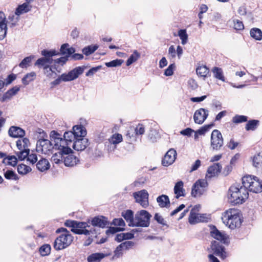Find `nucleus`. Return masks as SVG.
Here are the masks:
<instances>
[{"instance_id": "57", "label": "nucleus", "mask_w": 262, "mask_h": 262, "mask_svg": "<svg viewBox=\"0 0 262 262\" xmlns=\"http://www.w3.org/2000/svg\"><path fill=\"white\" fill-rule=\"evenodd\" d=\"M134 132L136 135H143L145 132V129L142 124H139L136 128H134Z\"/></svg>"}, {"instance_id": "62", "label": "nucleus", "mask_w": 262, "mask_h": 262, "mask_svg": "<svg viewBox=\"0 0 262 262\" xmlns=\"http://www.w3.org/2000/svg\"><path fill=\"white\" fill-rule=\"evenodd\" d=\"M149 194L146 190H142L133 193V196H148Z\"/></svg>"}, {"instance_id": "8", "label": "nucleus", "mask_w": 262, "mask_h": 262, "mask_svg": "<svg viewBox=\"0 0 262 262\" xmlns=\"http://www.w3.org/2000/svg\"><path fill=\"white\" fill-rule=\"evenodd\" d=\"M64 144H60L61 146L59 148H55V150H58V151L53 154L51 158V160L56 164L62 163L64 160L65 155L70 154L72 151L71 148L67 147V144L64 141Z\"/></svg>"}, {"instance_id": "45", "label": "nucleus", "mask_w": 262, "mask_h": 262, "mask_svg": "<svg viewBox=\"0 0 262 262\" xmlns=\"http://www.w3.org/2000/svg\"><path fill=\"white\" fill-rule=\"evenodd\" d=\"M16 15L15 14H13L9 16V21H8V25L10 27H13L16 26L18 19L19 16H16Z\"/></svg>"}, {"instance_id": "2", "label": "nucleus", "mask_w": 262, "mask_h": 262, "mask_svg": "<svg viewBox=\"0 0 262 262\" xmlns=\"http://www.w3.org/2000/svg\"><path fill=\"white\" fill-rule=\"evenodd\" d=\"M50 140L39 139L36 143V150L42 154L49 155L51 154L53 150L55 148H59L61 144H64V142L59 138V133L55 130L51 132L50 135Z\"/></svg>"}, {"instance_id": "47", "label": "nucleus", "mask_w": 262, "mask_h": 262, "mask_svg": "<svg viewBox=\"0 0 262 262\" xmlns=\"http://www.w3.org/2000/svg\"><path fill=\"white\" fill-rule=\"evenodd\" d=\"M31 170L29 166L25 164H19L17 166V171L19 174H25L28 173Z\"/></svg>"}, {"instance_id": "6", "label": "nucleus", "mask_w": 262, "mask_h": 262, "mask_svg": "<svg viewBox=\"0 0 262 262\" xmlns=\"http://www.w3.org/2000/svg\"><path fill=\"white\" fill-rule=\"evenodd\" d=\"M73 240L71 234H61L54 242V248L56 250L64 249L69 246Z\"/></svg>"}, {"instance_id": "7", "label": "nucleus", "mask_w": 262, "mask_h": 262, "mask_svg": "<svg viewBox=\"0 0 262 262\" xmlns=\"http://www.w3.org/2000/svg\"><path fill=\"white\" fill-rule=\"evenodd\" d=\"M223 244L216 241H213L210 245V252L220 257L222 260L225 259L229 256L225 247L223 245Z\"/></svg>"}, {"instance_id": "35", "label": "nucleus", "mask_w": 262, "mask_h": 262, "mask_svg": "<svg viewBox=\"0 0 262 262\" xmlns=\"http://www.w3.org/2000/svg\"><path fill=\"white\" fill-rule=\"evenodd\" d=\"M58 54V52L55 50L48 51L43 50L41 51V55L45 56L44 58L49 59L50 61L52 63L53 62L52 57Z\"/></svg>"}, {"instance_id": "34", "label": "nucleus", "mask_w": 262, "mask_h": 262, "mask_svg": "<svg viewBox=\"0 0 262 262\" xmlns=\"http://www.w3.org/2000/svg\"><path fill=\"white\" fill-rule=\"evenodd\" d=\"M34 55H31L25 57L19 64V66L21 68H27L31 65L32 60L34 58Z\"/></svg>"}, {"instance_id": "56", "label": "nucleus", "mask_w": 262, "mask_h": 262, "mask_svg": "<svg viewBox=\"0 0 262 262\" xmlns=\"http://www.w3.org/2000/svg\"><path fill=\"white\" fill-rule=\"evenodd\" d=\"M154 219L160 224L163 226H167L166 222L164 218L158 213H156L154 216Z\"/></svg>"}, {"instance_id": "38", "label": "nucleus", "mask_w": 262, "mask_h": 262, "mask_svg": "<svg viewBox=\"0 0 262 262\" xmlns=\"http://www.w3.org/2000/svg\"><path fill=\"white\" fill-rule=\"evenodd\" d=\"M228 202L232 206L242 204L244 203L248 198H228Z\"/></svg>"}, {"instance_id": "41", "label": "nucleus", "mask_w": 262, "mask_h": 262, "mask_svg": "<svg viewBox=\"0 0 262 262\" xmlns=\"http://www.w3.org/2000/svg\"><path fill=\"white\" fill-rule=\"evenodd\" d=\"M51 249L49 244H44L40 247L39 251L41 256H45L50 254Z\"/></svg>"}, {"instance_id": "15", "label": "nucleus", "mask_w": 262, "mask_h": 262, "mask_svg": "<svg viewBox=\"0 0 262 262\" xmlns=\"http://www.w3.org/2000/svg\"><path fill=\"white\" fill-rule=\"evenodd\" d=\"M89 145V140L85 138H76L72 144L73 148L77 151L84 150Z\"/></svg>"}, {"instance_id": "26", "label": "nucleus", "mask_w": 262, "mask_h": 262, "mask_svg": "<svg viewBox=\"0 0 262 262\" xmlns=\"http://www.w3.org/2000/svg\"><path fill=\"white\" fill-rule=\"evenodd\" d=\"M103 253H94L90 254L87 257L88 262H100L105 257Z\"/></svg>"}, {"instance_id": "23", "label": "nucleus", "mask_w": 262, "mask_h": 262, "mask_svg": "<svg viewBox=\"0 0 262 262\" xmlns=\"http://www.w3.org/2000/svg\"><path fill=\"white\" fill-rule=\"evenodd\" d=\"M19 90V88L17 86L11 89L3 95L0 101L3 102L8 100H10L14 95L16 94Z\"/></svg>"}, {"instance_id": "40", "label": "nucleus", "mask_w": 262, "mask_h": 262, "mask_svg": "<svg viewBox=\"0 0 262 262\" xmlns=\"http://www.w3.org/2000/svg\"><path fill=\"white\" fill-rule=\"evenodd\" d=\"M140 55L137 50H135L133 54H132L126 61V64L129 66L133 62H135L140 57Z\"/></svg>"}, {"instance_id": "25", "label": "nucleus", "mask_w": 262, "mask_h": 262, "mask_svg": "<svg viewBox=\"0 0 262 262\" xmlns=\"http://www.w3.org/2000/svg\"><path fill=\"white\" fill-rule=\"evenodd\" d=\"M73 130L76 138H84V136L86 135V130L85 127L82 125L73 126Z\"/></svg>"}, {"instance_id": "44", "label": "nucleus", "mask_w": 262, "mask_h": 262, "mask_svg": "<svg viewBox=\"0 0 262 262\" xmlns=\"http://www.w3.org/2000/svg\"><path fill=\"white\" fill-rule=\"evenodd\" d=\"M5 178L8 180H18V176L12 170H7L4 173Z\"/></svg>"}, {"instance_id": "9", "label": "nucleus", "mask_w": 262, "mask_h": 262, "mask_svg": "<svg viewBox=\"0 0 262 262\" xmlns=\"http://www.w3.org/2000/svg\"><path fill=\"white\" fill-rule=\"evenodd\" d=\"M224 143L223 138L221 132L214 129L211 135V148L213 150H219Z\"/></svg>"}, {"instance_id": "11", "label": "nucleus", "mask_w": 262, "mask_h": 262, "mask_svg": "<svg viewBox=\"0 0 262 262\" xmlns=\"http://www.w3.org/2000/svg\"><path fill=\"white\" fill-rule=\"evenodd\" d=\"M210 235L216 239V241L223 243L227 246L229 244V236L224 232L219 231L214 226L211 228Z\"/></svg>"}, {"instance_id": "53", "label": "nucleus", "mask_w": 262, "mask_h": 262, "mask_svg": "<svg viewBox=\"0 0 262 262\" xmlns=\"http://www.w3.org/2000/svg\"><path fill=\"white\" fill-rule=\"evenodd\" d=\"M123 62V60L122 59H117L110 62H106L105 65L107 67H116L121 66Z\"/></svg>"}, {"instance_id": "52", "label": "nucleus", "mask_w": 262, "mask_h": 262, "mask_svg": "<svg viewBox=\"0 0 262 262\" xmlns=\"http://www.w3.org/2000/svg\"><path fill=\"white\" fill-rule=\"evenodd\" d=\"M97 49L98 47L96 46H90L83 48L82 52L85 55H89L94 53Z\"/></svg>"}, {"instance_id": "42", "label": "nucleus", "mask_w": 262, "mask_h": 262, "mask_svg": "<svg viewBox=\"0 0 262 262\" xmlns=\"http://www.w3.org/2000/svg\"><path fill=\"white\" fill-rule=\"evenodd\" d=\"M157 201L160 207H168L170 206L169 198H157Z\"/></svg>"}, {"instance_id": "63", "label": "nucleus", "mask_w": 262, "mask_h": 262, "mask_svg": "<svg viewBox=\"0 0 262 262\" xmlns=\"http://www.w3.org/2000/svg\"><path fill=\"white\" fill-rule=\"evenodd\" d=\"M7 159L8 160V163L13 166H14L16 165L17 159L16 157L14 156H8L7 157Z\"/></svg>"}, {"instance_id": "24", "label": "nucleus", "mask_w": 262, "mask_h": 262, "mask_svg": "<svg viewBox=\"0 0 262 262\" xmlns=\"http://www.w3.org/2000/svg\"><path fill=\"white\" fill-rule=\"evenodd\" d=\"M252 165L257 168L262 167V152L257 153L251 157Z\"/></svg>"}, {"instance_id": "17", "label": "nucleus", "mask_w": 262, "mask_h": 262, "mask_svg": "<svg viewBox=\"0 0 262 262\" xmlns=\"http://www.w3.org/2000/svg\"><path fill=\"white\" fill-rule=\"evenodd\" d=\"M59 138L61 140L65 141L67 144V147L70 148V146L73 144V142L76 139V137L73 131L66 132L64 133L63 137L62 138L60 134H59Z\"/></svg>"}, {"instance_id": "12", "label": "nucleus", "mask_w": 262, "mask_h": 262, "mask_svg": "<svg viewBox=\"0 0 262 262\" xmlns=\"http://www.w3.org/2000/svg\"><path fill=\"white\" fill-rule=\"evenodd\" d=\"M83 68L81 67H78L70 71L68 73H63L62 78L64 81H70L76 79L83 72Z\"/></svg>"}, {"instance_id": "16", "label": "nucleus", "mask_w": 262, "mask_h": 262, "mask_svg": "<svg viewBox=\"0 0 262 262\" xmlns=\"http://www.w3.org/2000/svg\"><path fill=\"white\" fill-rule=\"evenodd\" d=\"M91 224L94 227H99L103 228L108 224V222L106 217L103 216H97L92 219Z\"/></svg>"}, {"instance_id": "61", "label": "nucleus", "mask_w": 262, "mask_h": 262, "mask_svg": "<svg viewBox=\"0 0 262 262\" xmlns=\"http://www.w3.org/2000/svg\"><path fill=\"white\" fill-rule=\"evenodd\" d=\"M120 245L124 250H128L134 245V243L132 241H127L121 243Z\"/></svg>"}, {"instance_id": "22", "label": "nucleus", "mask_w": 262, "mask_h": 262, "mask_svg": "<svg viewBox=\"0 0 262 262\" xmlns=\"http://www.w3.org/2000/svg\"><path fill=\"white\" fill-rule=\"evenodd\" d=\"M122 216L128 223L129 226L134 227L135 217H134V212L131 210H127L122 212Z\"/></svg>"}, {"instance_id": "10", "label": "nucleus", "mask_w": 262, "mask_h": 262, "mask_svg": "<svg viewBox=\"0 0 262 262\" xmlns=\"http://www.w3.org/2000/svg\"><path fill=\"white\" fill-rule=\"evenodd\" d=\"M207 187L208 183L206 179L198 180L192 187L191 194L192 196L204 194L207 190Z\"/></svg>"}, {"instance_id": "27", "label": "nucleus", "mask_w": 262, "mask_h": 262, "mask_svg": "<svg viewBox=\"0 0 262 262\" xmlns=\"http://www.w3.org/2000/svg\"><path fill=\"white\" fill-rule=\"evenodd\" d=\"M36 167L39 170L43 171L49 168L50 164L47 159L41 158L37 163Z\"/></svg>"}, {"instance_id": "32", "label": "nucleus", "mask_w": 262, "mask_h": 262, "mask_svg": "<svg viewBox=\"0 0 262 262\" xmlns=\"http://www.w3.org/2000/svg\"><path fill=\"white\" fill-rule=\"evenodd\" d=\"M195 208L191 209L189 216V223L191 225L199 223V215L195 212Z\"/></svg>"}, {"instance_id": "55", "label": "nucleus", "mask_w": 262, "mask_h": 262, "mask_svg": "<svg viewBox=\"0 0 262 262\" xmlns=\"http://www.w3.org/2000/svg\"><path fill=\"white\" fill-rule=\"evenodd\" d=\"M234 28L236 30H243L244 29V26L242 21L239 19H235L233 20Z\"/></svg>"}, {"instance_id": "13", "label": "nucleus", "mask_w": 262, "mask_h": 262, "mask_svg": "<svg viewBox=\"0 0 262 262\" xmlns=\"http://www.w3.org/2000/svg\"><path fill=\"white\" fill-rule=\"evenodd\" d=\"M177 156V152L173 148L170 149L165 155L162 161V164L164 166H168L172 164L175 161Z\"/></svg>"}, {"instance_id": "51", "label": "nucleus", "mask_w": 262, "mask_h": 262, "mask_svg": "<svg viewBox=\"0 0 262 262\" xmlns=\"http://www.w3.org/2000/svg\"><path fill=\"white\" fill-rule=\"evenodd\" d=\"M29 151V149L24 148V150H21V151L17 152L16 155L18 159L20 160H23L26 158H28Z\"/></svg>"}, {"instance_id": "3", "label": "nucleus", "mask_w": 262, "mask_h": 262, "mask_svg": "<svg viewBox=\"0 0 262 262\" xmlns=\"http://www.w3.org/2000/svg\"><path fill=\"white\" fill-rule=\"evenodd\" d=\"M222 220L231 229L239 228L243 221L241 211L235 209H229L223 213Z\"/></svg>"}, {"instance_id": "5", "label": "nucleus", "mask_w": 262, "mask_h": 262, "mask_svg": "<svg viewBox=\"0 0 262 262\" xmlns=\"http://www.w3.org/2000/svg\"><path fill=\"white\" fill-rule=\"evenodd\" d=\"M151 216V215L146 210H142L138 212L135 214L134 227H148Z\"/></svg>"}, {"instance_id": "29", "label": "nucleus", "mask_w": 262, "mask_h": 262, "mask_svg": "<svg viewBox=\"0 0 262 262\" xmlns=\"http://www.w3.org/2000/svg\"><path fill=\"white\" fill-rule=\"evenodd\" d=\"M209 69L206 66H200L196 69V73L198 76L203 77L205 79L209 73Z\"/></svg>"}, {"instance_id": "14", "label": "nucleus", "mask_w": 262, "mask_h": 262, "mask_svg": "<svg viewBox=\"0 0 262 262\" xmlns=\"http://www.w3.org/2000/svg\"><path fill=\"white\" fill-rule=\"evenodd\" d=\"M208 116V111L205 108H201L196 110L193 116L195 123L201 124L206 119Z\"/></svg>"}, {"instance_id": "59", "label": "nucleus", "mask_w": 262, "mask_h": 262, "mask_svg": "<svg viewBox=\"0 0 262 262\" xmlns=\"http://www.w3.org/2000/svg\"><path fill=\"white\" fill-rule=\"evenodd\" d=\"M176 66L174 63L170 64L165 70L164 75L166 76H171L173 74V70Z\"/></svg>"}, {"instance_id": "46", "label": "nucleus", "mask_w": 262, "mask_h": 262, "mask_svg": "<svg viewBox=\"0 0 262 262\" xmlns=\"http://www.w3.org/2000/svg\"><path fill=\"white\" fill-rule=\"evenodd\" d=\"M258 122L259 121L256 120L249 121L246 125V129L247 130H254L257 127Z\"/></svg>"}, {"instance_id": "33", "label": "nucleus", "mask_w": 262, "mask_h": 262, "mask_svg": "<svg viewBox=\"0 0 262 262\" xmlns=\"http://www.w3.org/2000/svg\"><path fill=\"white\" fill-rule=\"evenodd\" d=\"M36 76L35 72H31L27 74L22 79V82L25 85L28 84L31 81L34 80Z\"/></svg>"}, {"instance_id": "20", "label": "nucleus", "mask_w": 262, "mask_h": 262, "mask_svg": "<svg viewBox=\"0 0 262 262\" xmlns=\"http://www.w3.org/2000/svg\"><path fill=\"white\" fill-rule=\"evenodd\" d=\"M79 161L78 158L72 154L65 155L63 162L66 166L72 167L76 165Z\"/></svg>"}, {"instance_id": "60", "label": "nucleus", "mask_w": 262, "mask_h": 262, "mask_svg": "<svg viewBox=\"0 0 262 262\" xmlns=\"http://www.w3.org/2000/svg\"><path fill=\"white\" fill-rule=\"evenodd\" d=\"M27 161L30 162V163L33 164L35 163L37 161V157L36 154H28V156L27 158Z\"/></svg>"}, {"instance_id": "4", "label": "nucleus", "mask_w": 262, "mask_h": 262, "mask_svg": "<svg viewBox=\"0 0 262 262\" xmlns=\"http://www.w3.org/2000/svg\"><path fill=\"white\" fill-rule=\"evenodd\" d=\"M88 222H81L73 220H67L64 225L68 227H71V231L77 234L85 235H94L96 234V230L88 224Z\"/></svg>"}, {"instance_id": "64", "label": "nucleus", "mask_w": 262, "mask_h": 262, "mask_svg": "<svg viewBox=\"0 0 262 262\" xmlns=\"http://www.w3.org/2000/svg\"><path fill=\"white\" fill-rule=\"evenodd\" d=\"M113 223L114 225L119 226H124L125 225L123 220L121 218L115 219L113 221Z\"/></svg>"}, {"instance_id": "54", "label": "nucleus", "mask_w": 262, "mask_h": 262, "mask_svg": "<svg viewBox=\"0 0 262 262\" xmlns=\"http://www.w3.org/2000/svg\"><path fill=\"white\" fill-rule=\"evenodd\" d=\"M136 201L139 203L143 207L146 208L148 205V198H135Z\"/></svg>"}, {"instance_id": "19", "label": "nucleus", "mask_w": 262, "mask_h": 262, "mask_svg": "<svg viewBox=\"0 0 262 262\" xmlns=\"http://www.w3.org/2000/svg\"><path fill=\"white\" fill-rule=\"evenodd\" d=\"M222 166L220 163H215L208 167L206 178H211L215 177L221 172Z\"/></svg>"}, {"instance_id": "43", "label": "nucleus", "mask_w": 262, "mask_h": 262, "mask_svg": "<svg viewBox=\"0 0 262 262\" xmlns=\"http://www.w3.org/2000/svg\"><path fill=\"white\" fill-rule=\"evenodd\" d=\"M178 35L181 39V43L182 45H185L188 41V35L186 30L185 29H181L178 32Z\"/></svg>"}, {"instance_id": "18", "label": "nucleus", "mask_w": 262, "mask_h": 262, "mask_svg": "<svg viewBox=\"0 0 262 262\" xmlns=\"http://www.w3.org/2000/svg\"><path fill=\"white\" fill-rule=\"evenodd\" d=\"M9 135L13 138H21L25 136V132L19 127L12 126L9 129Z\"/></svg>"}, {"instance_id": "50", "label": "nucleus", "mask_w": 262, "mask_h": 262, "mask_svg": "<svg viewBox=\"0 0 262 262\" xmlns=\"http://www.w3.org/2000/svg\"><path fill=\"white\" fill-rule=\"evenodd\" d=\"M51 63L52 62L50 61L49 59L43 57L37 59L35 63V65L38 66H44L45 67L46 66H48L49 64Z\"/></svg>"}, {"instance_id": "1", "label": "nucleus", "mask_w": 262, "mask_h": 262, "mask_svg": "<svg viewBox=\"0 0 262 262\" xmlns=\"http://www.w3.org/2000/svg\"><path fill=\"white\" fill-rule=\"evenodd\" d=\"M243 186L234 184L228 190L230 196H243L249 195V192L258 193L262 192V181L255 176H245L242 178Z\"/></svg>"}, {"instance_id": "58", "label": "nucleus", "mask_w": 262, "mask_h": 262, "mask_svg": "<svg viewBox=\"0 0 262 262\" xmlns=\"http://www.w3.org/2000/svg\"><path fill=\"white\" fill-rule=\"evenodd\" d=\"M123 250L120 244L118 246L114 251V258H119L123 254L122 251Z\"/></svg>"}, {"instance_id": "36", "label": "nucleus", "mask_w": 262, "mask_h": 262, "mask_svg": "<svg viewBox=\"0 0 262 262\" xmlns=\"http://www.w3.org/2000/svg\"><path fill=\"white\" fill-rule=\"evenodd\" d=\"M250 36L256 40H260L262 39V32L258 28H253L250 32Z\"/></svg>"}, {"instance_id": "49", "label": "nucleus", "mask_w": 262, "mask_h": 262, "mask_svg": "<svg viewBox=\"0 0 262 262\" xmlns=\"http://www.w3.org/2000/svg\"><path fill=\"white\" fill-rule=\"evenodd\" d=\"M134 130V127H131L127 132L126 136L129 142H133L136 140V136L135 134Z\"/></svg>"}, {"instance_id": "48", "label": "nucleus", "mask_w": 262, "mask_h": 262, "mask_svg": "<svg viewBox=\"0 0 262 262\" xmlns=\"http://www.w3.org/2000/svg\"><path fill=\"white\" fill-rule=\"evenodd\" d=\"M247 117L243 115H236L232 118V122L235 124L245 122L247 121Z\"/></svg>"}, {"instance_id": "39", "label": "nucleus", "mask_w": 262, "mask_h": 262, "mask_svg": "<svg viewBox=\"0 0 262 262\" xmlns=\"http://www.w3.org/2000/svg\"><path fill=\"white\" fill-rule=\"evenodd\" d=\"M122 136L119 134H115L113 135L111 137L108 139L110 143L116 145L122 142Z\"/></svg>"}, {"instance_id": "21", "label": "nucleus", "mask_w": 262, "mask_h": 262, "mask_svg": "<svg viewBox=\"0 0 262 262\" xmlns=\"http://www.w3.org/2000/svg\"><path fill=\"white\" fill-rule=\"evenodd\" d=\"M5 21L4 14L0 12V40L3 39L7 34V24Z\"/></svg>"}, {"instance_id": "28", "label": "nucleus", "mask_w": 262, "mask_h": 262, "mask_svg": "<svg viewBox=\"0 0 262 262\" xmlns=\"http://www.w3.org/2000/svg\"><path fill=\"white\" fill-rule=\"evenodd\" d=\"M70 46L68 43L63 44L60 48L61 53L63 55H66L70 56L75 52L74 48L69 47Z\"/></svg>"}, {"instance_id": "30", "label": "nucleus", "mask_w": 262, "mask_h": 262, "mask_svg": "<svg viewBox=\"0 0 262 262\" xmlns=\"http://www.w3.org/2000/svg\"><path fill=\"white\" fill-rule=\"evenodd\" d=\"M212 72L213 74L214 77L222 81H225V77L223 75V70L221 68L218 67H213L212 69Z\"/></svg>"}, {"instance_id": "31", "label": "nucleus", "mask_w": 262, "mask_h": 262, "mask_svg": "<svg viewBox=\"0 0 262 262\" xmlns=\"http://www.w3.org/2000/svg\"><path fill=\"white\" fill-rule=\"evenodd\" d=\"M30 10L29 5L27 3H24L23 4L18 6L15 11V14L16 16H19L20 15L27 13Z\"/></svg>"}, {"instance_id": "37", "label": "nucleus", "mask_w": 262, "mask_h": 262, "mask_svg": "<svg viewBox=\"0 0 262 262\" xmlns=\"http://www.w3.org/2000/svg\"><path fill=\"white\" fill-rule=\"evenodd\" d=\"M183 186V183L182 181H179L176 184L174 187V192L177 195L176 196H181L184 195Z\"/></svg>"}]
</instances>
